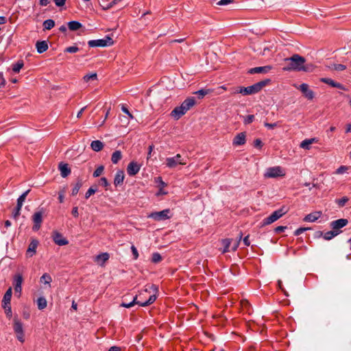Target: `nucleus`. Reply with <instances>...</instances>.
Returning <instances> with one entry per match:
<instances>
[{
	"mask_svg": "<svg viewBox=\"0 0 351 351\" xmlns=\"http://www.w3.org/2000/svg\"><path fill=\"white\" fill-rule=\"evenodd\" d=\"M158 291V288L155 286V285H150V286H148L143 291L140 292L139 293V295H142L144 294V293H147V292H149V293H153V294H152L149 297V299L145 302H140V301H137V295H136L134 298H133V300L129 303H125V302H123L121 304V306H123V307H125V308H130L132 306H133L134 304H139L140 306H148L151 304H152L153 302H154V301L156 300V293Z\"/></svg>",
	"mask_w": 351,
	"mask_h": 351,
	"instance_id": "obj_1",
	"label": "nucleus"
},
{
	"mask_svg": "<svg viewBox=\"0 0 351 351\" xmlns=\"http://www.w3.org/2000/svg\"><path fill=\"white\" fill-rule=\"evenodd\" d=\"M287 65L283 67L284 71H302L303 64L305 63V59L298 54H294L290 58L284 59Z\"/></svg>",
	"mask_w": 351,
	"mask_h": 351,
	"instance_id": "obj_2",
	"label": "nucleus"
},
{
	"mask_svg": "<svg viewBox=\"0 0 351 351\" xmlns=\"http://www.w3.org/2000/svg\"><path fill=\"white\" fill-rule=\"evenodd\" d=\"M267 83V81H261L247 87L239 86L238 91L243 95H253L258 93Z\"/></svg>",
	"mask_w": 351,
	"mask_h": 351,
	"instance_id": "obj_3",
	"label": "nucleus"
},
{
	"mask_svg": "<svg viewBox=\"0 0 351 351\" xmlns=\"http://www.w3.org/2000/svg\"><path fill=\"white\" fill-rule=\"evenodd\" d=\"M287 212L288 209L285 206H282L280 209L275 210L269 217L263 219V226H267L275 222L284 215H285Z\"/></svg>",
	"mask_w": 351,
	"mask_h": 351,
	"instance_id": "obj_4",
	"label": "nucleus"
},
{
	"mask_svg": "<svg viewBox=\"0 0 351 351\" xmlns=\"http://www.w3.org/2000/svg\"><path fill=\"white\" fill-rule=\"evenodd\" d=\"M285 174V171L282 167L275 166L267 168L264 173V177L265 178H277L284 177Z\"/></svg>",
	"mask_w": 351,
	"mask_h": 351,
	"instance_id": "obj_5",
	"label": "nucleus"
},
{
	"mask_svg": "<svg viewBox=\"0 0 351 351\" xmlns=\"http://www.w3.org/2000/svg\"><path fill=\"white\" fill-rule=\"evenodd\" d=\"M13 330L16 335V339L21 343L25 341V333L23 324L20 319L14 317L13 319Z\"/></svg>",
	"mask_w": 351,
	"mask_h": 351,
	"instance_id": "obj_6",
	"label": "nucleus"
},
{
	"mask_svg": "<svg viewBox=\"0 0 351 351\" xmlns=\"http://www.w3.org/2000/svg\"><path fill=\"white\" fill-rule=\"evenodd\" d=\"M165 164L168 168L174 169L178 165H186V162L182 158V156L180 154H178L173 157L167 158Z\"/></svg>",
	"mask_w": 351,
	"mask_h": 351,
	"instance_id": "obj_7",
	"label": "nucleus"
},
{
	"mask_svg": "<svg viewBox=\"0 0 351 351\" xmlns=\"http://www.w3.org/2000/svg\"><path fill=\"white\" fill-rule=\"evenodd\" d=\"M112 39L108 36L103 39L91 40L88 43V46L90 47H106L112 45Z\"/></svg>",
	"mask_w": 351,
	"mask_h": 351,
	"instance_id": "obj_8",
	"label": "nucleus"
},
{
	"mask_svg": "<svg viewBox=\"0 0 351 351\" xmlns=\"http://www.w3.org/2000/svg\"><path fill=\"white\" fill-rule=\"evenodd\" d=\"M169 213V209H165L159 212L152 213L148 215V217L157 221H163L170 218Z\"/></svg>",
	"mask_w": 351,
	"mask_h": 351,
	"instance_id": "obj_9",
	"label": "nucleus"
},
{
	"mask_svg": "<svg viewBox=\"0 0 351 351\" xmlns=\"http://www.w3.org/2000/svg\"><path fill=\"white\" fill-rule=\"evenodd\" d=\"M23 281V276L21 274H16L13 278V285L14 287L15 294L18 298L21 297L22 291V283Z\"/></svg>",
	"mask_w": 351,
	"mask_h": 351,
	"instance_id": "obj_10",
	"label": "nucleus"
},
{
	"mask_svg": "<svg viewBox=\"0 0 351 351\" xmlns=\"http://www.w3.org/2000/svg\"><path fill=\"white\" fill-rule=\"evenodd\" d=\"M348 219H339L331 221L330 227L333 230H336V232H338V234H339L341 232L340 229L345 227L346 225H348Z\"/></svg>",
	"mask_w": 351,
	"mask_h": 351,
	"instance_id": "obj_11",
	"label": "nucleus"
},
{
	"mask_svg": "<svg viewBox=\"0 0 351 351\" xmlns=\"http://www.w3.org/2000/svg\"><path fill=\"white\" fill-rule=\"evenodd\" d=\"M43 211L36 212L32 216V220L34 226L32 227L33 230L37 231L40 229L41 223L43 222Z\"/></svg>",
	"mask_w": 351,
	"mask_h": 351,
	"instance_id": "obj_12",
	"label": "nucleus"
},
{
	"mask_svg": "<svg viewBox=\"0 0 351 351\" xmlns=\"http://www.w3.org/2000/svg\"><path fill=\"white\" fill-rule=\"evenodd\" d=\"M297 88L299 89L308 99L311 100L314 98V92L309 88V86L307 84L303 83L297 87Z\"/></svg>",
	"mask_w": 351,
	"mask_h": 351,
	"instance_id": "obj_13",
	"label": "nucleus"
},
{
	"mask_svg": "<svg viewBox=\"0 0 351 351\" xmlns=\"http://www.w3.org/2000/svg\"><path fill=\"white\" fill-rule=\"evenodd\" d=\"M52 239L56 244L60 246L66 245L69 243L68 240L57 231L53 232Z\"/></svg>",
	"mask_w": 351,
	"mask_h": 351,
	"instance_id": "obj_14",
	"label": "nucleus"
},
{
	"mask_svg": "<svg viewBox=\"0 0 351 351\" xmlns=\"http://www.w3.org/2000/svg\"><path fill=\"white\" fill-rule=\"evenodd\" d=\"M141 169V165L136 162H131L127 167V173L129 176H133L138 173Z\"/></svg>",
	"mask_w": 351,
	"mask_h": 351,
	"instance_id": "obj_15",
	"label": "nucleus"
},
{
	"mask_svg": "<svg viewBox=\"0 0 351 351\" xmlns=\"http://www.w3.org/2000/svg\"><path fill=\"white\" fill-rule=\"evenodd\" d=\"M184 107L181 104L180 106L175 108L171 112V116L176 120H178L182 116L186 113Z\"/></svg>",
	"mask_w": 351,
	"mask_h": 351,
	"instance_id": "obj_16",
	"label": "nucleus"
},
{
	"mask_svg": "<svg viewBox=\"0 0 351 351\" xmlns=\"http://www.w3.org/2000/svg\"><path fill=\"white\" fill-rule=\"evenodd\" d=\"M38 245V241L36 239H32L29 243L26 252V255L29 257L33 256L36 253V248Z\"/></svg>",
	"mask_w": 351,
	"mask_h": 351,
	"instance_id": "obj_17",
	"label": "nucleus"
},
{
	"mask_svg": "<svg viewBox=\"0 0 351 351\" xmlns=\"http://www.w3.org/2000/svg\"><path fill=\"white\" fill-rule=\"evenodd\" d=\"M246 136L244 132L238 134L233 139L232 144L234 146L243 145L246 142Z\"/></svg>",
	"mask_w": 351,
	"mask_h": 351,
	"instance_id": "obj_18",
	"label": "nucleus"
},
{
	"mask_svg": "<svg viewBox=\"0 0 351 351\" xmlns=\"http://www.w3.org/2000/svg\"><path fill=\"white\" fill-rule=\"evenodd\" d=\"M272 69L271 66H257L252 69H250L248 71V73L250 74L254 73H267Z\"/></svg>",
	"mask_w": 351,
	"mask_h": 351,
	"instance_id": "obj_19",
	"label": "nucleus"
},
{
	"mask_svg": "<svg viewBox=\"0 0 351 351\" xmlns=\"http://www.w3.org/2000/svg\"><path fill=\"white\" fill-rule=\"evenodd\" d=\"M110 256L108 253H101L98 254L95 258V261L100 266H103L105 263L109 259Z\"/></svg>",
	"mask_w": 351,
	"mask_h": 351,
	"instance_id": "obj_20",
	"label": "nucleus"
},
{
	"mask_svg": "<svg viewBox=\"0 0 351 351\" xmlns=\"http://www.w3.org/2000/svg\"><path fill=\"white\" fill-rule=\"evenodd\" d=\"M321 82L329 84L332 87H335L342 90H345V88L341 84L336 82L330 78L323 77L321 79Z\"/></svg>",
	"mask_w": 351,
	"mask_h": 351,
	"instance_id": "obj_21",
	"label": "nucleus"
},
{
	"mask_svg": "<svg viewBox=\"0 0 351 351\" xmlns=\"http://www.w3.org/2000/svg\"><path fill=\"white\" fill-rule=\"evenodd\" d=\"M124 172L122 170H119L117 171L114 179V184L115 186H118L121 184L124 180Z\"/></svg>",
	"mask_w": 351,
	"mask_h": 351,
	"instance_id": "obj_22",
	"label": "nucleus"
},
{
	"mask_svg": "<svg viewBox=\"0 0 351 351\" xmlns=\"http://www.w3.org/2000/svg\"><path fill=\"white\" fill-rule=\"evenodd\" d=\"M36 47L38 53H42L47 50L48 44L45 40L38 41L36 44Z\"/></svg>",
	"mask_w": 351,
	"mask_h": 351,
	"instance_id": "obj_23",
	"label": "nucleus"
},
{
	"mask_svg": "<svg viewBox=\"0 0 351 351\" xmlns=\"http://www.w3.org/2000/svg\"><path fill=\"white\" fill-rule=\"evenodd\" d=\"M195 104V99L194 97H188L182 103V105L184 107L186 111L189 110Z\"/></svg>",
	"mask_w": 351,
	"mask_h": 351,
	"instance_id": "obj_24",
	"label": "nucleus"
},
{
	"mask_svg": "<svg viewBox=\"0 0 351 351\" xmlns=\"http://www.w3.org/2000/svg\"><path fill=\"white\" fill-rule=\"evenodd\" d=\"M59 169L60 171V174L62 177L63 178H66L71 173V169L67 164L60 163L59 165Z\"/></svg>",
	"mask_w": 351,
	"mask_h": 351,
	"instance_id": "obj_25",
	"label": "nucleus"
},
{
	"mask_svg": "<svg viewBox=\"0 0 351 351\" xmlns=\"http://www.w3.org/2000/svg\"><path fill=\"white\" fill-rule=\"evenodd\" d=\"M321 215H322L321 212L312 213L307 215L304 217V221H309V222H314L317 219H318L321 217Z\"/></svg>",
	"mask_w": 351,
	"mask_h": 351,
	"instance_id": "obj_26",
	"label": "nucleus"
},
{
	"mask_svg": "<svg viewBox=\"0 0 351 351\" xmlns=\"http://www.w3.org/2000/svg\"><path fill=\"white\" fill-rule=\"evenodd\" d=\"M315 142L317 140L315 138L305 139L301 142L300 146L302 149L308 150L311 148V145Z\"/></svg>",
	"mask_w": 351,
	"mask_h": 351,
	"instance_id": "obj_27",
	"label": "nucleus"
},
{
	"mask_svg": "<svg viewBox=\"0 0 351 351\" xmlns=\"http://www.w3.org/2000/svg\"><path fill=\"white\" fill-rule=\"evenodd\" d=\"M12 288L10 287L5 292L3 298V308H6V305H9L10 304V300L12 298Z\"/></svg>",
	"mask_w": 351,
	"mask_h": 351,
	"instance_id": "obj_28",
	"label": "nucleus"
},
{
	"mask_svg": "<svg viewBox=\"0 0 351 351\" xmlns=\"http://www.w3.org/2000/svg\"><path fill=\"white\" fill-rule=\"evenodd\" d=\"M104 146V143L99 140L93 141L90 143V147L95 152L101 151L103 149Z\"/></svg>",
	"mask_w": 351,
	"mask_h": 351,
	"instance_id": "obj_29",
	"label": "nucleus"
},
{
	"mask_svg": "<svg viewBox=\"0 0 351 351\" xmlns=\"http://www.w3.org/2000/svg\"><path fill=\"white\" fill-rule=\"evenodd\" d=\"M321 235H323V238L325 239V240H331L332 239H333L334 237H335L336 236L338 235V232H336V230H333L332 229V230L330 231H328L325 233H323L322 232H319Z\"/></svg>",
	"mask_w": 351,
	"mask_h": 351,
	"instance_id": "obj_30",
	"label": "nucleus"
},
{
	"mask_svg": "<svg viewBox=\"0 0 351 351\" xmlns=\"http://www.w3.org/2000/svg\"><path fill=\"white\" fill-rule=\"evenodd\" d=\"M122 158V154L121 151L117 150L114 152H113L111 158V160L112 163L117 164Z\"/></svg>",
	"mask_w": 351,
	"mask_h": 351,
	"instance_id": "obj_31",
	"label": "nucleus"
},
{
	"mask_svg": "<svg viewBox=\"0 0 351 351\" xmlns=\"http://www.w3.org/2000/svg\"><path fill=\"white\" fill-rule=\"evenodd\" d=\"M68 27L71 31H76L82 27V24L77 21H71L68 23Z\"/></svg>",
	"mask_w": 351,
	"mask_h": 351,
	"instance_id": "obj_32",
	"label": "nucleus"
},
{
	"mask_svg": "<svg viewBox=\"0 0 351 351\" xmlns=\"http://www.w3.org/2000/svg\"><path fill=\"white\" fill-rule=\"evenodd\" d=\"M55 26V22L52 19H47L43 22L44 29L49 30Z\"/></svg>",
	"mask_w": 351,
	"mask_h": 351,
	"instance_id": "obj_33",
	"label": "nucleus"
},
{
	"mask_svg": "<svg viewBox=\"0 0 351 351\" xmlns=\"http://www.w3.org/2000/svg\"><path fill=\"white\" fill-rule=\"evenodd\" d=\"M47 300L43 297H40L37 300L38 308L40 310H43L47 306Z\"/></svg>",
	"mask_w": 351,
	"mask_h": 351,
	"instance_id": "obj_34",
	"label": "nucleus"
},
{
	"mask_svg": "<svg viewBox=\"0 0 351 351\" xmlns=\"http://www.w3.org/2000/svg\"><path fill=\"white\" fill-rule=\"evenodd\" d=\"M232 240L230 239H225L221 241L223 245L224 246L222 253H226L229 252V247L231 244Z\"/></svg>",
	"mask_w": 351,
	"mask_h": 351,
	"instance_id": "obj_35",
	"label": "nucleus"
},
{
	"mask_svg": "<svg viewBox=\"0 0 351 351\" xmlns=\"http://www.w3.org/2000/svg\"><path fill=\"white\" fill-rule=\"evenodd\" d=\"M24 64L22 60L18 61L16 63L13 64L12 70L14 73H19L20 70L23 68Z\"/></svg>",
	"mask_w": 351,
	"mask_h": 351,
	"instance_id": "obj_36",
	"label": "nucleus"
},
{
	"mask_svg": "<svg viewBox=\"0 0 351 351\" xmlns=\"http://www.w3.org/2000/svg\"><path fill=\"white\" fill-rule=\"evenodd\" d=\"M29 190H27L26 191H25L17 199V204L19 206H23V202H25V198L27 195V194L29 193Z\"/></svg>",
	"mask_w": 351,
	"mask_h": 351,
	"instance_id": "obj_37",
	"label": "nucleus"
},
{
	"mask_svg": "<svg viewBox=\"0 0 351 351\" xmlns=\"http://www.w3.org/2000/svg\"><path fill=\"white\" fill-rule=\"evenodd\" d=\"M97 78V73H94L87 74V75H84L83 77V80L84 82H88L90 80H96Z\"/></svg>",
	"mask_w": 351,
	"mask_h": 351,
	"instance_id": "obj_38",
	"label": "nucleus"
},
{
	"mask_svg": "<svg viewBox=\"0 0 351 351\" xmlns=\"http://www.w3.org/2000/svg\"><path fill=\"white\" fill-rule=\"evenodd\" d=\"M211 93L210 89H201L195 93V94L199 95V98H203L207 94Z\"/></svg>",
	"mask_w": 351,
	"mask_h": 351,
	"instance_id": "obj_39",
	"label": "nucleus"
},
{
	"mask_svg": "<svg viewBox=\"0 0 351 351\" xmlns=\"http://www.w3.org/2000/svg\"><path fill=\"white\" fill-rule=\"evenodd\" d=\"M314 69H315V66L312 64H303L302 68V71L312 72V71H313Z\"/></svg>",
	"mask_w": 351,
	"mask_h": 351,
	"instance_id": "obj_40",
	"label": "nucleus"
},
{
	"mask_svg": "<svg viewBox=\"0 0 351 351\" xmlns=\"http://www.w3.org/2000/svg\"><path fill=\"white\" fill-rule=\"evenodd\" d=\"M82 186V183L80 182H77L72 189L71 195H76L79 192L80 188Z\"/></svg>",
	"mask_w": 351,
	"mask_h": 351,
	"instance_id": "obj_41",
	"label": "nucleus"
},
{
	"mask_svg": "<svg viewBox=\"0 0 351 351\" xmlns=\"http://www.w3.org/2000/svg\"><path fill=\"white\" fill-rule=\"evenodd\" d=\"M40 281L49 285L51 281V278L49 274H44L40 278Z\"/></svg>",
	"mask_w": 351,
	"mask_h": 351,
	"instance_id": "obj_42",
	"label": "nucleus"
},
{
	"mask_svg": "<svg viewBox=\"0 0 351 351\" xmlns=\"http://www.w3.org/2000/svg\"><path fill=\"white\" fill-rule=\"evenodd\" d=\"M162 260V256L161 255L158 253V252H156V253H154L152 254V261L154 263H159L160 261Z\"/></svg>",
	"mask_w": 351,
	"mask_h": 351,
	"instance_id": "obj_43",
	"label": "nucleus"
},
{
	"mask_svg": "<svg viewBox=\"0 0 351 351\" xmlns=\"http://www.w3.org/2000/svg\"><path fill=\"white\" fill-rule=\"evenodd\" d=\"M104 167L103 166H99L98 167L96 170L94 171L93 173V176L95 178H97V177H99L100 175L102 174L103 171H104Z\"/></svg>",
	"mask_w": 351,
	"mask_h": 351,
	"instance_id": "obj_44",
	"label": "nucleus"
},
{
	"mask_svg": "<svg viewBox=\"0 0 351 351\" xmlns=\"http://www.w3.org/2000/svg\"><path fill=\"white\" fill-rule=\"evenodd\" d=\"M348 168H349V167H347V166H343V165L340 166V167H339L336 170L335 173H336L337 174H343V173H346V172H347V171H348Z\"/></svg>",
	"mask_w": 351,
	"mask_h": 351,
	"instance_id": "obj_45",
	"label": "nucleus"
},
{
	"mask_svg": "<svg viewBox=\"0 0 351 351\" xmlns=\"http://www.w3.org/2000/svg\"><path fill=\"white\" fill-rule=\"evenodd\" d=\"M78 51H79V48L75 46H71V47H66L64 50V51H66V52L72 53H76Z\"/></svg>",
	"mask_w": 351,
	"mask_h": 351,
	"instance_id": "obj_46",
	"label": "nucleus"
},
{
	"mask_svg": "<svg viewBox=\"0 0 351 351\" xmlns=\"http://www.w3.org/2000/svg\"><path fill=\"white\" fill-rule=\"evenodd\" d=\"M332 69L336 71H343L346 69V66L341 64H335L332 65Z\"/></svg>",
	"mask_w": 351,
	"mask_h": 351,
	"instance_id": "obj_47",
	"label": "nucleus"
},
{
	"mask_svg": "<svg viewBox=\"0 0 351 351\" xmlns=\"http://www.w3.org/2000/svg\"><path fill=\"white\" fill-rule=\"evenodd\" d=\"M254 119V115H247L245 119H244V123L245 124H249V123H251Z\"/></svg>",
	"mask_w": 351,
	"mask_h": 351,
	"instance_id": "obj_48",
	"label": "nucleus"
},
{
	"mask_svg": "<svg viewBox=\"0 0 351 351\" xmlns=\"http://www.w3.org/2000/svg\"><path fill=\"white\" fill-rule=\"evenodd\" d=\"M254 145L255 147H258V148H261L263 145V143L262 142V141L260 139V138H256L254 141Z\"/></svg>",
	"mask_w": 351,
	"mask_h": 351,
	"instance_id": "obj_49",
	"label": "nucleus"
},
{
	"mask_svg": "<svg viewBox=\"0 0 351 351\" xmlns=\"http://www.w3.org/2000/svg\"><path fill=\"white\" fill-rule=\"evenodd\" d=\"M131 250H132V254L134 256V259L136 260L138 257V253L137 249L135 247L134 245H132Z\"/></svg>",
	"mask_w": 351,
	"mask_h": 351,
	"instance_id": "obj_50",
	"label": "nucleus"
},
{
	"mask_svg": "<svg viewBox=\"0 0 351 351\" xmlns=\"http://www.w3.org/2000/svg\"><path fill=\"white\" fill-rule=\"evenodd\" d=\"M96 192V189L90 188L86 193L85 197L88 199L90 195H93Z\"/></svg>",
	"mask_w": 351,
	"mask_h": 351,
	"instance_id": "obj_51",
	"label": "nucleus"
},
{
	"mask_svg": "<svg viewBox=\"0 0 351 351\" xmlns=\"http://www.w3.org/2000/svg\"><path fill=\"white\" fill-rule=\"evenodd\" d=\"M308 229L309 228H300L295 231L294 234L295 236H298Z\"/></svg>",
	"mask_w": 351,
	"mask_h": 351,
	"instance_id": "obj_52",
	"label": "nucleus"
},
{
	"mask_svg": "<svg viewBox=\"0 0 351 351\" xmlns=\"http://www.w3.org/2000/svg\"><path fill=\"white\" fill-rule=\"evenodd\" d=\"M348 201V197H343V198L339 199L337 201V203L339 204V206H343L345 205V204Z\"/></svg>",
	"mask_w": 351,
	"mask_h": 351,
	"instance_id": "obj_53",
	"label": "nucleus"
},
{
	"mask_svg": "<svg viewBox=\"0 0 351 351\" xmlns=\"http://www.w3.org/2000/svg\"><path fill=\"white\" fill-rule=\"evenodd\" d=\"M232 2H233V0H220L217 4L219 5H226Z\"/></svg>",
	"mask_w": 351,
	"mask_h": 351,
	"instance_id": "obj_54",
	"label": "nucleus"
},
{
	"mask_svg": "<svg viewBox=\"0 0 351 351\" xmlns=\"http://www.w3.org/2000/svg\"><path fill=\"white\" fill-rule=\"evenodd\" d=\"M121 110H122V111L123 112L127 114L129 116L130 118L133 119L132 114L129 112V110H128V108L125 106L123 105L121 106Z\"/></svg>",
	"mask_w": 351,
	"mask_h": 351,
	"instance_id": "obj_55",
	"label": "nucleus"
},
{
	"mask_svg": "<svg viewBox=\"0 0 351 351\" xmlns=\"http://www.w3.org/2000/svg\"><path fill=\"white\" fill-rule=\"evenodd\" d=\"M99 182H100L101 185H102V186H104L105 187L108 186V180H107V179L106 178H101L100 179Z\"/></svg>",
	"mask_w": 351,
	"mask_h": 351,
	"instance_id": "obj_56",
	"label": "nucleus"
},
{
	"mask_svg": "<svg viewBox=\"0 0 351 351\" xmlns=\"http://www.w3.org/2000/svg\"><path fill=\"white\" fill-rule=\"evenodd\" d=\"M264 125L265 127H267L269 129H273L278 125V123H269L266 122L264 123Z\"/></svg>",
	"mask_w": 351,
	"mask_h": 351,
	"instance_id": "obj_57",
	"label": "nucleus"
},
{
	"mask_svg": "<svg viewBox=\"0 0 351 351\" xmlns=\"http://www.w3.org/2000/svg\"><path fill=\"white\" fill-rule=\"evenodd\" d=\"M241 238H242V235L240 234L239 237V240L234 243V245H233V247L232 248V250L233 251H235L237 249V247H239V243H240V241L241 240Z\"/></svg>",
	"mask_w": 351,
	"mask_h": 351,
	"instance_id": "obj_58",
	"label": "nucleus"
},
{
	"mask_svg": "<svg viewBox=\"0 0 351 351\" xmlns=\"http://www.w3.org/2000/svg\"><path fill=\"white\" fill-rule=\"evenodd\" d=\"M271 49L269 47H265L263 48V51L262 52V55L263 56H268L269 55V52L271 51Z\"/></svg>",
	"mask_w": 351,
	"mask_h": 351,
	"instance_id": "obj_59",
	"label": "nucleus"
},
{
	"mask_svg": "<svg viewBox=\"0 0 351 351\" xmlns=\"http://www.w3.org/2000/svg\"><path fill=\"white\" fill-rule=\"evenodd\" d=\"M55 2V4L58 6H63L65 4L66 0H53Z\"/></svg>",
	"mask_w": 351,
	"mask_h": 351,
	"instance_id": "obj_60",
	"label": "nucleus"
},
{
	"mask_svg": "<svg viewBox=\"0 0 351 351\" xmlns=\"http://www.w3.org/2000/svg\"><path fill=\"white\" fill-rule=\"evenodd\" d=\"M287 228L286 226H277L276 228H275V232L276 233H280L281 232H283L285 229Z\"/></svg>",
	"mask_w": 351,
	"mask_h": 351,
	"instance_id": "obj_61",
	"label": "nucleus"
},
{
	"mask_svg": "<svg viewBox=\"0 0 351 351\" xmlns=\"http://www.w3.org/2000/svg\"><path fill=\"white\" fill-rule=\"evenodd\" d=\"M58 195H59L58 199L60 203H62L64 202V191H62L59 192Z\"/></svg>",
	"mask_w": 351,
	"mask_h": 351,
	"instance_id": "obj_62",
	"label": "nucleus"
},
{
	"mask_svg": "<svg viewBox=\"0 0 351 351\" xmlns=\"http://www.w3.org/2000/svg\"><path fill=\"white\" fill-rule=\"evenodd\" d=\"M72 215L75 217H77L78 215H79V213H78V208L77 206L75 207H73V209H72Z\"/></svg>",
	"mask_w": 351,
	"mask_h": 351,
	"instance_id": "obj_63",
	"label": "nucleus"
},
{
	"mask_svg": "<svg viewBox=\"0 0 351 351\" xmlns=\"http://www.w3.org/2000/svg\"><path fill=\"white\" fill-rule=\"evenodd\" d=\"M20 215H21V212H20V211H19V210H17L16 209H15V210H14V212H13V213H12V217H13L15 219H16L19 217V216Z\"/></svg>",
	"mask_w": 351,
	"mask_h": 351,
	"instance_id": "obj_64",
	"label": "nucleus"
}]
</instances>
